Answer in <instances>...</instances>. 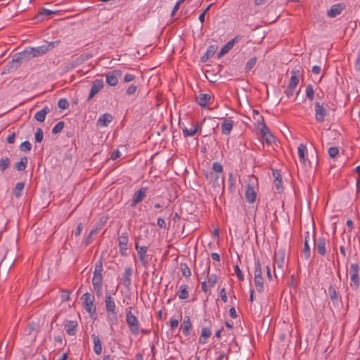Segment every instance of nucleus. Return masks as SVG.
Listing matches in <instances>:
<instances>
[{"instance_id":"a878e982","label":"nucleus","mask_w":360,"mask_h":360,"mask_svg":"<svg viewBox=\"0 0 360 360\" xmlns=\"http://www.w3.org/2000/svg\"><path fill=\"white\" fill-rule=\"evenodd\" d=\"M112 119L113 117L111 114L105 113L98 118L97 125L99 127H107L112 121Z\"/></svg>"},{"instance_id":"0e129e2a","label":"nucleus","mask_w":360,"mask_h":360,"mask_svg":"<svg viewBox=\"0 0 360 360\" xmlns=\"http://www.w3.org/2000/svg\"><path fill=\"white\" fill-rule=\"evenodd\" d=\"M219 295L223 302L226 303L228 300V298L225 288H222L220 290Z\"/></svg>"},{"instance_id":"9d476101","label":"nucleus","mask_w":360,"mask_h":360,"mask_svg":"<svg viewBox=\"0 0 360 360\" xmlns=\"http://www.w3.org/2000/svg\"><path fill=\"white\" fill-rule=\"evenodd\" d=\"M205 176L207 179H209V178L210 179L214 186L220 187L222 186L223 188H224V178L222 174L210 172V174L207 173Z\"/></svg>"},{"instance_id":"c03bdc74","label":"nucleus","mask_w":360,"mask_h":360,"mask_svg":"<svg viewBox=\"0 0 360 360\" xmlns=\"http://www.w3.org/2000/svg\"><path fill=\"white\" fill-rule=\"evenodd\" d=\"M181 271L182 272V274L186 278H189L191 275V270L189 267L186 264H181L180 265Z\"/></svg>"},{"instance_id":"3c124183","label":"nucleus","mask_w":360,"mask_h":360,"mask_svg":"<svg viewBox=\"0 0 360 360\" xmlns=\"http://www.w3.org/2000/svg\"><path fill=\"white\" fill-rule=\"evenodd\" d=\"M58 108L65 110L69 107V102L65 98H60L58 102Z\"/></svg>"},{"instance_id":"8fccbe9b","label":"nucleus","mask_w":360,"mask_h":360,"mask_svg":"<svg viewBox=\"0 0 360 360\" xmlns=\"http://www.w3.org/2000/svg\"><path fill=\"white\" fill-rule=\"evenodd\" d=\"M61 300L63 302H67L70 298V291L68 290H61Z\"/></svg>"},{"instance_id":"c756f323","label":"nucleus","mask_w":360,"mask_h":360,"mask_svg":"<svg viewBox=\"0 0 360 360\" xmlns=\"http://www.w3.org/2000/svg\"><path fill=\"white\" fill-rule=\"evenodd\" d=\"M233 122L229 119H224L221 124V132L223 134L229 135L233 129Z\"/></svg>"},{"instance_id":"ddd939ff","label":"nucleus","mask_w":360,"mask_h":360,"mask_svg":"<svg viewBox=\"0 0 360 360\" xmlns=\"http://www.w3.org/2000/svg\"><path fill=\"white\" fill-rule=\"evenodd\" d=\"M129 234L127 231L122 232L118 237L119 250L122 256L127 255Z\"/></svg>"},{"instance_id":"2f4dec72","label":"nucleus","mask_w":360,"mask_h":360,"mask_svg":"<svg viewBox=\"0 0 360 360\" xmlns=\"http://www.w3.org/2000/svg\"><path fill=\"white\" fill-rule=\"evenodd\" d=\"M217 49V46L210 45L207 48L205 53L201 57V62L205 63L210 58L212 57L214 55Z\"/></svg>"},{"instance_id":"cd10ccee","label":"nucleus","mask_w":360,"mask_h":360,"mask_svg":"<svg viewBox=\"0 0 360 360\" xmlns=\"http://www.w3.org/2000/svg\"><path fill=\"white\" fill-rule=\"evenodd\" d=\"M192 324L190 317L185 316L184 318L183 323L181 325V330L184 335L188 336L190 335V330L191 329Z\"/></svg>"},{"instance_id":"49530a36","label":"nucleus","mask_w":360,"mask_h":360,"mask_svg":"<svg viewBox=\"0 0 360 360\" xmlns=\"http://www.w3.org/2000/svg\"><path fill=\"white\" fill-rule=\"evenodd\" d=\"M64 126H65V123L63 121H60L59 122H58L55 126L52 129V133L53 134H58L59 132H60L64 128Z\"/></svg>"},{"instance_id":"e2e57ef3","label":"nucleus","mask_w":360,"mask_h":360,"mask_svg":"<svg viewBox=\"0 0 360 360\" xmlns=\"http://www.w3.org/2000/svg\"><path fill=\"white\" fill-rule=\"evenodd\" d=\"M270 131L268 129L267 126L263 122L262 127L260 129V134L262 136H265L267 134V133H269Z\"/></svg>"},{"instance_id":"2eb2a0df","label":"nucleus","mask_w":360,"mask_h":360,"mask_svg":"<svg viewBox=\"0 0 360 360\" xmlns=\"http://www.w3.org/2000/svg\"><path fill=\"white\" fill-rule=\"evenodd\" d=\"M122 71L120 70H114L105 75L106 83L110 86H115L118 83V78L121 77Z\"/></svg>"},{"instance_id":"09e8293b","label":"nucleus","mask_w":360,"mask_h":360,"mask_svg":"<svg viewBox=\"0 0 360 360\" xmlns=\"http://www.w3.org/2000/svg\"><path fill=\"white\" fill-rule=\"evenodd\" d=\"M44 138V133L41 128H37V131L34 135L35 141L38 143H40L42 141Z\"/></svg>"},{"instance_id":"aec40b11","label":"nucleus","mask_w":360,"mask_h":360,"mask_svg":"<svg viewBox=\"0 0 360 360\" xmlns=\"http://www.w3.org/2000/svg\"><path fill=\"white\" fill-rule=\"evenodd\" d=\"M131 275H132V270H131V267L125 268L124 272L122 276V281L123 285L127 290L130 289V287L131 285Z\"/></svg>"},{"instance_id":"774afa93","label":"nucleus","mask_w":360,"mask_h":360,"mask_svg":"<svg viewBox=\"0 0 360 360\" xmlns=\"http://www.w3.org/2000/svg\"><path fill=\"white\" fill-rule=\"evenodd\" d=\"M355 69L360 71V49L358 51L357 58L355 62Z\"/></svg>"},{"instance_id":"37998d69","label":"nucleus","mask_w":360,"mask_h":360,"mask_svg":"<svg viewBox=\"0 0 360 360\" xmlns=\"http://www.w3.org/2000/svg\"><path fill=\"white\" fill-rule=\"evenodd\" d=\"M306 96L310 101L314 100V91L311 84H308L306 87Z\"/></svg>"},{"instance_id":"bb28decb","label":"nucleus","mask_w":360,"mask_h":360,"mask_svg":"<svg viewBox=\"0 0 360 360\" xmlns=\"http://www.w3.org/2000/svg\"><path fill=\"white\" fill-rule=\"evenodd\" d=\"M56 13V11H53L45 8H41L39 11L38 13L34 16V20H35L36 22H40L43 20L44 16Z\"/></svg>"},{"instance_id":"4be33fe9","label":"nucleus","mask_w":360,"mask_h":360,"mask_svg":"<svg viewBox=\"0 0 360 360\" xmlns=\"http://www.w3.org/2000/svg\"><path fill=\"white\" fill-rule=\"evenodd\" d=\"M18 57L17 53L13 55L12 60L6 65L8 71L17 70L20 66L22 62Z\"/></svg>"},{"instance_id":"20e7f679","label":"nucleus","mask_w":360,"mask_h":360,"mask_svg":"<svg viewBox=\"0 0 360 360\" xmlns=\"http://www.w3.org/2000/svg\"><path fill=\"white\" fill-rule=\"evenodd\" d=\"M81 300H82L83 307L89 313L90 317L96 319V307L94 304V296L89 292H86L82 296Z\"/></svg>"},{"instance_id":"7ed1b4c3","label":"nucleus","mask_w":360,"mask_h":360,"mask_svg":"<svg viewBox=\"0 0 360 360\" xmlns=\"http://www.w3.org/2000/svg\"><path fill=\"white\" fill-rule=\"evenodd\" d=\"M285 252L283 249H278L274 253V274L276 278L278 274L283 275V266L285 264Z\"/></svg>"},{"instance_id":"f8f14e48","label":"nucleus","mask_w":360,"mask_h":360,"mask_svg":"<svg viewBox=\"0 0 360 360\" xmlns=\"http://www.w3.org/2000/svg\"><path fill=\"white\" fill-rule=\"evenodd\" d=\"M134 245H135V248L137 251L139 259L141 262V265L146 268L148 266V262H147L148 247L147 246H139V243L137 241L135 242Z\"/></svg>"},{"instance_id":"052dcab7","label":"nucleus","mask_w":360,"mask_h":360,"mask_svg":"<svg viewBox=\"0 0 360 360\" xmlns=\"http://www.w3.org/2000/svg\"><path fill=\"white\" fill-rule=\"evenodd\" d=\"M137 90V86H135V85H130L127 89V91H126V94L128 95V96H131V95H133L136 93Z\"/></svg>"},{"instance_id":"6ab92c4d","label":"nucleus","mask_w":360,"mask_h":360,"mask_svg":"<svg viewBox=\"0 0 360 360\" xmlns=\"http://www.w3.org/2000/svg\"><path fill=\"white\" fill-rule=\"evenodd\" d=\"M77 326V321L65 320L64 322V328L66 333L71 336L76 335Z\"/></svg>"},{"instance_id":"f3484780","label":"nucleus","mask_w":360,"mask_h":360,"mask_svg":"<svg viewBox=\"0 0 360 360\" xmlns=\"http://www.w3.org/2000/svg\"><path fill=\"white\" fill-rule=\"evenodd\" d=\"M104 83L102 79H96L92 82L91 91L87 98V101H89L91 100L94 96L98 94L103 87Z\"/></svg>"},{"instance_id":"4d7b16f0","label":"nucleus","mask_w":360,"mask_h":360,"mask_svg":"<svg viewBox=\"0 0 360 360\" xmlns=\"http://www.w3.org/2000/svg\"><path fill=\"white\" fill-rule=\"evenodd\" d=\"M339 153V149L337 147H330L328 149V155L330 158H334Z\"/></svg>"},{"instance_id":"dca6fc26","label":"nucleus","mask_w":360,"mask_h":360,"mask_svg":"<svg viewBox=\"0 0 360 360\" xmlns=\"http://www.w3.org/2000/svg\"><path fill=\"white\" fill-rule=\"evenodd\" d=\"M15 262V259L13 256L8 255V252H6L1 261L0 263V271H3L6 272L8 271L13 264Z\"/></svg>"},{"instance_id":"72a5a7b5","label":"nucleus","mask_w":360,"mask_h":360,"mask_svg":"<svg viewBox=\"0 0 360 360\" xmlns=\"http://www.w3.org/2000/svg\"><path fill=\"white\" fill-rule=\"evenodd\" d=\"M50 112V109L48 106H45L42 110L38 111L34 115V119L38 122H43L45 120L46 115Z\"/></svg>"},{"instance_id":"bf43d9fd","label":"nucleus","mask_w":360,"mask_h":360,"mask_svg":"<svg viewBox=\"0 0 360 360\" xmlns=\"http://www.w3.org/2000/svg\"><path fill=\"white\" fill-rule=\"evenodd\" d=\"M183 134L185 137H188V136H193L196 133L195 132L193 129H188L185 128L183 129Z\"/></svg>"},{"instance_id":"f03ea898","label":"nucleus","mask_w":360,"mask_h":360,"mask_svg":"<svg viewBox=\"0 0 360 360\" xmlns=\"http://www.w3.org/2000/svg\"><path fill=\"white\" fill-rule=\"evenodd\" d=\"M105 309L108 313V319L111 324L117 323V311L114 298L110 295H106L105 297Z\"/></svg>"},{"instance_id":"c85d7f7f","label":"nucleus","mask_w":360,"mask_h":360,"mask_svg":"<svg viewBox=\"0 0 360 360\" xmlns=\"http://www.w3.org/2000/svg\"><path fill=\"white\" fill-rule=\"evenodd\" d=\"M256 193L254 188L250 184L248 185L245 191V198L246 200L250 203H253L256 200Z\"/></svg>"},{"instance_id":"ea45409f","label":"nucleus","mask_w":360,"mask_h":360,"mask_svg":"<svg viewBox=\"0 0 360 360\" xmlns=\"http://www.w3.org/2000/svg\"><path fill=\"white\" fill-rule=\"evenodd\" d=\"M257 61V58L256 56L251 58L245 64V70L246 72L250 71L253 67L255 65Z\"/></svg>"},{"instance_id":"e433bc0d","label":"nucleus","mask_w":360,"mask_h":360,"mask_svg":"<svg viewBox=\"0 0 360 360\" xmlns=\"http://www.w3.org/2000/svg\"><path fill=\"white\" fill-rule=\"evenodd\" d=\"M298 72H299V71H297V72L292 71V72H291L292 75L290 77V79L288 86H290V87H292L294 89L297 86V85L299 83V77L296 74Z\"/></svg>"},{"instance_id":"680f3d73","label":"nucleus","mask_w":360,"mask_h":360,"mask_svg":"<svg viewBox=\"0 0 360 360\" xmlns=\"http://www.w3.org/2000/svg\"><path fill=\"white\" fill-rule=\"evenodd\" d=\"M157 224H158V226L160 227V228H162V229H169V228L167 227V224H166V222H165V219L161 218V217H159L158 219Z\"/></svg>"},{"instance_id":"a18cd8bd","label":"nucleus","mask_w":360,"mask_h":360,"mask_svg":"<svg viewBox=\"0 0 360 360\" xmlns=\"http://www.w3.org/2000/svg\"><path fill=\"white\" fill-rule=\"evenodd\" d=\"M211 169V172H214L219 174L223 173V166L221 163L218 162H213Z\"/></svg>"},{"instance_id":"f257e3e1","label":"nucleus","mask_w":360,"mask_h":360,"mask_svg":"<svg viewBox=\"0 0 360 360\" xmlns=\"http://www.w3.org/2000/svg\"><path fill=\"white\" fill-rule=\"evenodd\" d=\"M103 261L102 258H101L95 264V270L94 272V276L92 278V285L94 286V289L96 292L97 295H99L102 291V285H103Z\"/></svg>"},{"instance_id":"f704fd0d","label":"nucleus","mask_w":360,"mask_h":360,"mask_svg":"<svg viewBox=\"0 0 360 360\" xmlns=\"http://www.w3.org/2000/svg\"><path fill=\"white\" fill-rule=\"evenodd\" d=\"M178 296L181 300H185L189 297L188 286L187 285H181L179 286Z\"/></svg>"},{"instance_id":"4c0bfd02","label":"nucleus","mask_w":360,"mask_h":360,"mask_svg":"<svg viewBox=\"0 0 360 360\" xmlns=\"http://www.w3.org/2000/svg\"><path fill=\"white\" fill-rule=\"evenodd\" d=\"M298 155H299V158H300V160L304 163L305 161H306V158H305V153L307 151V148L305 146V145L301 143L298 146Z\"/></svg>"},{"instance_id":"9b49d317","label":"nucleus","mask_w":360,"mask_h":360,"mask_svg":"<svg viewBox=\"0 0 360 360\" xmlns=\"http://www.w3.org/2000/svg\"><path fill=\"white\" fill-rule=\"evenodd\" d=\"M328 115L326 108L323 106V103L319 101L315 103V119L318 122H323L326 116Z\"/></svg>"},{"instance_id":"a19ab883","label":"nucleus","mask_w":360,"mask_h":360,"mask_svg":"<svg viewBox=\"0 0 360 360\" xmlns=\"http://www.w3.org/2000/svg\"><path fill=\"white\" fill-rule=\"evenodd\" d=\"M11 161L8 158H1L0 160V170L4 172L7 168L9 167Z\"/></svg>"},{"instance_id":"5701e85b","label":"nucleus","mask_w":360,"mask_h":360,"mask_svg":"<svg viewBox=\"0 0 360 360\" xmlns=\"http://www.w3.org/2000/svg\"><path fill=\"white\" fill-rule=\"evenodd\" d=\"M32 50L31 47H28L25 49L23 51H21L20 53H18V58L21 60L22 63L27 62L30 60L34 58L33 55Z\"/></svg>"},{"instance_id":"b1692460","label":"nucleus","mask_w":360,"mask_h":360,"mask_svg":"<svg viewBox=\"0 0 360 360\" xmlns=\"http://www.w3.org/2000/svg\"><path fill=\"white\" fill-rule=\"evenodd\" d=\"M212 335V330L208 327L202 328L198 342L200 345H205L207 342V340Z\"/></svg>"},{"instance_id":"603ef678","label":"nucleus","mask_w":360,"mask_h":360,"mask_svg":"<svg viewBox=\"0 0 360 360\" xmlns=\"http://www.w3.org/2000/svg\"><path fill=\"white\" fill-rule=\"evenodd\" d=\"M218 277L216 274H211L208 277V283L210 288H213L217 283Z\"/></svg>"},{"instance_id":"58836bf2","label":"nucleus","mask_w":360,"mask_h":360,"mask_svg":"<svg viewBox=\"0 0 360 360\" xmlns=\"http://www.w3.org/2000/svg\"><path fill=\"white\" fill-rule=\"evenodd\" d=\"M27 164V159L26 157L22 158L20 160L15 164V169H16L18 171H23L26 168V165Z\"/></svg>"},{"instance_id":"13d9d810","label":"nucleus","mask_w":360,"mask_h":360,"mask_svg":"<svg viewBox=\"0 0 360 360\" xmlns=\"http://www.w3.org/2000/svg\"><path fill=\"white\" fill-rule=\"evenodd\" d=\"M234 269H235V273L237 276L238 279L240 281H243L244 280V277H243V273H242L240 269L239 268L238 265H236L234 267Z\"/></svg>"},{"instance_id":"1a4fd4ad","label":"nucleus","mask_w":360,"mask_h":360,"mask_svg":"<svg viewBox=\"0 0 360 360\" xmlns=\"http://www.w3.org/2000/svg\"><path fill=\"white\" fill-rule=\"evenodd\" d=\"M316 232L315 230H313L312 240L314 244V250H316L319 255L322 257L326 256V239L323 237H319L316 239L315 238Z\"/></svg>"},{"instance_id":"864d4df0","label":"nucleus","mask_w":360,"mask_h":360,"mask_svg":"<svg viewBox=\"0 0 360 360\" xmlns=\"http://www.w3.org/2000/svg\"><path fill=\"white\" fill-rule=\"evenodd\" d=\"M274 184L277 191L280 193L283 189L282 178H278V176H276V178L274 179Z\"/></svg>"},{"instance_id":"0eeeda50","label":"nucleus","mask_w":360,"mask_h":360,"mask_svg":"<svg viewBox=\"0 0 360 360\" xmlns=\"http://www.w3.org/2000/svg\"><path fill=\"white\" fill-rule=\"evenodd\" d=\"M262 274V265L258 259L255 264L254 282L256 289L259 292H262L264 291V279Z\"/></svg>"},{"instance_id":"39448f33","label":"nucleus","mask_w":360,"mask_h":360,"mask_svg":"<svg viewBox=\"0 0 360 360\" xmlns=\"http://www.w3.org/2000/svg\"><path fill=\"white\" fill-rule=\"evenodd\" d=\"M132 307H130L127 309L126 322L131 334L138 335L139 333L140 327L137 317L131 312Z\"/></svg>"},{"instance_id":"423d86ee","label":"nucleus","mask_w":360,"mask_h":360,"mask_svg":"<svg viewBox=\"0 0 360 360\" xmlns=\"http://www.w3.org/2000/svg\"><path fill=\"white\" fill-rule=\"evenodd\" d=\"M59 44H60V41L58 40V41H52V42H46V44H44L41 46H39L37 47H31V49L32 50V52H34L33 55L35 58V57H39V56H41L44 55L48 51L54 49Z\"/></svg>"},{"instance_id":"de8ad7c7","label":"nucleus","mask_w":360,"mask_h":360,"mask_svg":"<svg viewBox=\"0 0 360 360\" xmlns=\"http://www.w3.org/2000/svg\"><path fill=\"white\" fill-rule=\"evenodd\" d=\"M302 253L304 254L306 259H309L310 258V248L308 241H304V245L302 250Z\"/></svg>"},{"instance_id":"a211bd4d","label":"nucleus","mask_w":360,"mask_h":360,"mask_svg":"<svg viewBox=\"0 0 360 360\" xmlns=\"http://www.w3.org/2000/svg\"><path fill=\"white\" fill-rule=\"evenodd\" d=\"M240 39V37L236 36L233 39L227 42L218 53V58L222 57L224 55L227 53L235 45V44L238 43Z\"/></svg>"},{"instance_id":"412c9836","label":"nucleus","mask_w":360,"mask_h":360,"mask_svg":"<svg viewBox=\"0 0 360 360\" xmlns=\"http://www.w3.org/2000/svg\"><path fill=\"white\" fill-rule=\"evenodd\" d=\"M345 8L343 4H337L331 6L330 9L328 11L327 15L330 18H335L340 14L342 10Z\"/></svg>"},{"instance_id":"6e6d98bb","label":"nucleus","mask_w":360,"mask_h":360,"mask_svg":"<svg viewBox=\"0 0 360 360\" xmlns=\"http://www.w3.org/2000/svg\"><path fill=\"white\" fill-rule=\"evenodd\" d=\"M262 138L265 140L266 143L268 145L271 144L275 141L274 136L271 132L267 133V134L265 136H263Z\"/></svg>"},{"instance_id":"79ce46f5","label":"nucleus","mask_w":360,"mask_h":360,"mask_svg":"<svg viewBox=\"0 0 360 360\" xmlns=\"http://www.w3.org/2000/svg\"><path fill=\"white\" fill-rule=\"evenodd\" d=\"M229 191L230 193H233L235 192V179L233 177V174L230 173L229 175Z\"/></svg>"},{"instance_id":"473e14b6","label":"nucleus","mask_w":360,"mask_h":360,"mask_svg":"<svg viewBox=\"0 0 360 360\" xmlns=\"http://www.w3.org/2000/svg\"><path fill=\"white\" fill-rule=\"evenodd\" d=\"M211 99V96L208 94H200L196 97L197 103L202 108H205Z\"/></svg>"},{"instance_id":"5fc2aeb1","label":"nucleus","mask_w":360,"mask_h":360,"mask_svg":"<svg viewBox=\"0 0 360 360\" xmlns=\"http://www.w3.org/2000/svg\"><path fill=\"white\" fill-rule=\"evenodd\" d=\"M22 151H30L31 150V143L28 141L22 142L20 146Z\"/></svg>"},{"instance_id":"4468645a","label":"nucleus","mask_w":360,"mask_h":360,"mask_svg":"<svg viewBox=\"0 0 360 360\" xmlns=\"http://www.w3.org/2000/svg\"><path fill=\"white\" fill-rule=\"evenodd\" d=\"M147 191V187H142L136 191L131 199V207H134L138 203L142 202L146 196Z\"/></svg>"},{"instance_id":"69168bd1","label":"nucleus","mask_w":360,"mask_h":360,"mask_svg":"<svg viewBox=\"0 0 360 360\" xmlns=\"http://www.w3.org/2000/svg\"><path fill=\"white\" fill-rule=\"evenodd\" d=\"M171 329L176 328L179 325V321L176 319L171 318L169 320Z\"/></svg>"},{"instance_id":"393cba45","label":"nucleus","mask_w":360,"mask_h":360,"mask_svg":"<svg viewBox=\"0 0 360 360\" xmlns=\"http://www.w3.org/2000/svg\"><path fill=\"white\" fill-rule=\"evenodd\" d=\"M337 288L338 285L335 282L331 283L328 288V295L334 304H336L338 302V297L336 290Z\"/></svg>"},{"instance_id":"7c9ffc66","label":"nucleus","mask_w":360,"mask_h":360,"mask_svg":"<svg viewBox=\"0 0 360 360\" xmlns=\"http://www.w3.org/2000/svg\"><path fill=\"white\" fill-rule=\"evenodd\" d=\"M91 338L94 342V351L97 354L99 355L102 352V345L98 335L96 334H92Z\"/></svg>"},{"instance_id":"c9c22d12","label":"nucleus","mask_w":360,"mask_h":360,"mask_svg":"<svg viewBox=\"0 0 360 360\" xmlns=\"http://www.w3.org/2000/svg\"><path fill=\"white\" fill-rule=\"evenodd\" d=\"M25 184L23 182H18L13 190V194L15 198H19L22 195V192L24 189Z\"/></svg>"},{"instance_id":"338daca9","label":"nucleus","mask_w":360,"mask_h":360,"mask_svg":"<svg viewBox=\"0 0 360 360\" xmlns=\"http://www.w3.org/2000/svg\"><path fill=\"white\" fill-rule=\"evenodd\" d=\"M182 3H183V2H182V1H181L180 0H179V1L176 3V4L174 5V8H173V9H172V13H171V15H172V17L175 15L176 12L179 10V7H180V6H181V4Z\"/></svg>"},{"instance_id":"6e6552de","label":"nucleus","mask_w":360,"mask_h":360,"mask_svg":"<svg viewBox=\"0 0 360 360\" xmlns=\"http://www.w3.org/2000/svg\"><path fill=\"white\" fill-rule=\"evenodd\" d=\"M359 265L357 263L352 264L349 268L351 283L350 285L353 289H358L360 284L359 280Z\"/></svg>"}]
</instances>
